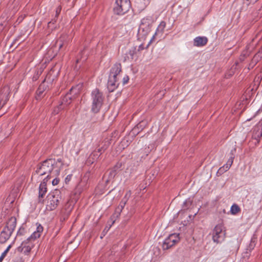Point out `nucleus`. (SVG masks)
<instances>
[{"instance_id":"15","label":"nucleus","mask_w":262,"mask_h":262,"mask_svg":"<svg viewBox=\"0 0 262 262\" xmlns=\"http://www.w3.org/2000/svg\"><path fill=\"white\" fill-rule=\"evenodd\" d=\"M16 225V219L15 217H10L7 222L6 226L4 227L13 232Z\"/></svg>"},{"instance_id":"13","label":"nucleus","mask_w":262,"mask_h":262,"mask_svg":"<svg viewBox=\"0 0 262 262\" xmlns=\"http://www.w3.org/2000/svg\"><path fill=\"white\" fill-rule=\"evenodd\" d=\"M48 181L44 179L41 182L39 187L38 202H42V199L43 198L47 192L46 184Z\"/></svg>"},{"instance_id":"16","label":"nucleus","mask_w":262,"mask_h":262,"mask_svg":"<svg viewBox=\"0 0 262 262\" xmlns=\"http://www.w3.org/2000/svg\"><path fill=\"white\" fill-rule=\"evenodd\" d=\"M262 136V127L259 124L255 126L253 131L252 137L258 140Z\"/></svg>"},{"instance_id":"19","label":"nucleus","mask_w":262,"mask_h":262,"mask_svg":"<svg viewBox=\"0 0 262 262\" xmlns=\"http://www.w3.org/2000/svg\"><path fill=\"white\" fill-rule=\"evenodd\" d=\"M258 0H243V5L242 9H247L248 6H250L251 5H253Z\"/></svg>"},{"instance_id":"42","label":"nucleus","mask_w":262,"mask_h":262,"mask_svg":"<svg viewBox=\"0 0 262 262\" xmlns=\"http://www.w3.org/2000/svg\"><path fill=\"white\" fill-rule=\"evenodd\" d=\"M115 223V221H112V224L110 225V227Z\"/></svg>"},{"instance_id":"24","label":"nucleus","mask_w":262,"mask_h":262,"mask_svg":"<svg viewBox=\"0 0 262 262\" xmlns=\"http://www.w3.org/2000/svg\"><path fill=\"white\" fill-rule=\"evenodd\" d=\"M228 169H229L228 166H227L226 165H224V166L219 168L217 173H219L220 174H222L225 171H227Z\"/></svg>"},{"instance_id":"11","label":"nucleus","mask_w":262,"mask_h":262,"mask_svg":"<svg viewBox=\"0 0 262 262\" xmlns=\"http://www.w3.org/2000/svg\"><path fill=\"white\" fill-rule=\"evenodd\" d=\"M83 140L82 139H71L69 143V148L78 153L83 144Z\"/></svg>"},{"instance_id":"3","label":"nucleus","mask_w":262,"mask_h":262,"mask_svg":"<svg viewBox=\"0 0 262 262\" xmlns=\"http://www.w3.org/2000/svg\"><path fill=\"white\" fill-rule=\"evenodd\" d=\"M121 72V65L120 63H115L111 68L107 81V89L109 92H112L118 86L119 75Z\"/></svg>"},{"instance_id":"12","label":"nucleus","mask_w":262,"mask_h":262,"mask_svg":"<svg viewBox=\"0 0 262 262\" xmlns=\"http://www.w3.org/2000/svg\"><path fill=\"white\" fill-rule=\"evenodd\" d=\"M12 233V231L7 228H4L0 233V243H5L9 239Z\"/></svg>"},{"instance_id":"28","label":"nucleus","mask_w":262,"mask_h":262,"mask_svg":"<svg viewBox=\"0 0 262 262\" xmlns=\"http://www.w3.org/2000/svg\"><path fill=\"white\" fill-rule=\"evenodd\" d=\"M131 194H132L131 191H130V190L128 191L126 193V194H125V195L124 197L123 198V200H126V202H127V201H128V199H129V198H130V196H131Z\"/></svg>"},{"instance_id":"22","label":"nucleus","mask_w":262,"mask_h":262,"mask_svg":"<svg viewBox=\"0 0 262 262\" xmlns=\"http://www.w3.org/2000/svg\"><path fill=\"white\" fill-rule=\"evenodd\" d=\"M116 169H114L113 168L109 171L108 173V179L107 180L106 182H108V181L113 180L115 176L116 175Z\"/></svg>"},{"instance_id":"31","label":"nucleus","mask_w":262,"mask_h":262,"mask_svg":"<svg viewBox=\"0 0 262 262\" xmlns=\"http://www.w3.org/2000/svg\"><path fill=\"white\" fill-rule=\"evenodd\" d=\"M61 6H58L56 10V15H55V17H57L58 16V15L59 14V13H60L61 12Z\"/></svg>"},{"instance_id":"1","label":"nucleus","mask_w":262,"mask_h":262,"mask_svg":"<svg viewBox=\"0 0 262 262\" xmlns=\"http://www.w3.org/2000/svg\"><path fill=\"white\" fill-rule=\"evenodd\" d=\"M63 163L61 159H58L57 161L53 159L45 160L42 163L37 166L34 176H45L46 180L55 177L59 175L60 167Z\"/></svg>"},{"instance_id":"4","label":"nucleus","mask_w":262,"mask_h":262,"mask_svg":"<svg viewBox=\"0 0 262 262\" xmlns=\"http://www.w3.org/2000/svg\"><path fill=\"white\" fill-rule=\"evenodd\" d=\"M102 93L97 89L93 90L91 94L92 106L91 111L94 113L99 112L104 100Z\"/></svg>"},{"instance_id":"29","label":"nucleus","mask_w":262,"mask_h":262,"mask_svg":"<svg viewBox=\"0 0 262 262\" xmlns=\"http://www.w3.org/2000/svg\"><path fill=\"white\" fill-rule=\"evenodd\" d=\"M135 53H136V49L135 48L133 49L132 50H129V51L128 52V54L130 56V58L132 59H133L134 55V54Z\"/></svg>"},{"instance_id":"36","label":"nucleus","mask_w":262,"mask_h":262,"mask_svg":"<svg viewBox=\"0 0 262 262\" xmlns=\"http://www.w3.org/2000/svg\"><path fill=\"white\" fill-rule=\"evenodd\" d=\"M72 176L71 175H68L65 179V182L66 183H68L71 180Z\"/></svg>"},{"instance_id":"39","label":"nucleus","mask_w":262,"mask_h":262,"mask_svg":"<svg viewBox=\"0 0 262 262\" xmlns=\"http://www.w3.org/2000/svg\"><path fill=\"white\" fill-rule=\"evenodd\" d=\"M187 203H191V202L190 201H186L184 203V204L185 205Z\"/></svg>"},{"instance_id":"41","label":"nucleus","mask_w":262,"mask_h":262,"mask_svg":"<svg viewBox=\"0 0 262 262\" xmlns=\"http://www.w3.org/2000/svg\"><path fill=\"white\" fill-rule=\"evenodd\" d=\"M14 262H22L20 259H17Z\"/></svg>"},{"instance_id":"18","label":"nucleus","mask_w":262,"mask_h":262,"mask_svg":"<svg viewBox=\"0 0 262 262\" xmlns=\"http://www.w3.org/2000/svg\"><path fill=\"white\" fill-rule=\"evenodd\" d=\"M166 27V23L164 21H162L159 25L158 26L157 30L155 33V35L153 36L152 38L155 37V35H157L159 34L162 35L163 33L164 29Z\"/></svg>"},{"instance_id":"38","label":"nucleus","mask_w":262,"mask_h":262,"mask_svg":"<svg viewBox=\"0 0 262 262\" xmlns=\"http://www.w3.org/2000/svg\"><path fill=\"white\" fill-rule=\"evenodd\" d=\"M6 254L5 253H3L0 257V262H2L3 259L4 258V257L6 256Z\"/></svg>"},{"instance_id":"17","label":"nucleus","mask_w":262,"mask_h":262,"mask_svg":"<svg viewBox=\"0 0 262 262\" xmlns=\"http://www.w3.org/2000/svg\"><path fill=\"white\" fill-rule=\"evenodd\" d=\"M126 200H122V201L120 202L119 205L118 207L116 209L115 212L114 214L113 215V217H114L115 216H116V217H119L120 215L121 211H122L123 209L124 208L126 203Z\"/></svg>"},{"instance_id":"20","label":"nucleus","mask_w":262,"mask_h":262,"mask_svg":"<svg viewBox=\"0 0 262 262\" xmlns=\"http://www.w3.org/2000/svg\"><path fill=\"white\" fill-rule=\"evenodd\" d=\"M104 149H103L102 148H99V149H98V150L97 151H95L94 152H93L92 154V155H91V156H92V158L94 159H97L100 156V155L102 153V151H104Z\"/></svg>"},{"instance_id":"5","label":"nucleus","mask_w":262,"mask_h":262,"mask_svg":"<svg viewBox=\"0 0 262 262\" xmlns=\"http://www.w3.org/2000/svg\"><path fill=\"white\" fill-rule=\"evenodd\" d=\"M226 229L223 224L216 225L212 233V238L214 243L216 244L221 243L226 237Z\"/></svg>"},{"instance_id":"21","label":"nucleus","mask_w":262,"mask_h":262,"mask_svg":"<svg viewBox=\"0 0 262 262\" xmlns=\"http://www.w3.org/2000/svg\"><path fill=\"white\" fill-rule=\"evenodd\" d=\"M239 211H240V208L237 205L233 204V205H232L231 209H230V212H231V214H236Z\"/></svg>"},{"instance_id":"8","label":"nucleus","mask_w":262,"mask_h":262,"mask_svg":"<svg viewBox=\"0 0 262 262\" xmlns=\"http://www.w3.org/2000/svg\"><path fill=\"white\" fill-rule=\"evenodd\" d=\"M81 87V85H77L76 86L72 87L70 89L69 92L63 97L61 104H60V108H62L61 105L67 106L71 103V100L75 98L79 94Z\"/></svg>"},{"instance_id":"40","label":"nucleus","mask_w":262,"mask_h":262,"mask_svg":"<svg viewBox=\"0 0 262 262\" xmlns=\"http://www.w3.org/2000/svg\"><path fill=\"white\" fill-rule=\"evenodd\" d=\"M259 13L260 14H262V6L261 7V8L259 10Z\"/></svg>"},{"instance_id":"26","label":"nucleus","mask_w":262,"mask_h":262,"mask_svg":"<svg viewBox=\"0 0 262 262\" xmlns=\"http://www.w3.org/2000/svg\"><path fill=\"white\" fill-rule=\"evenodd\" d=\"M234 157L231 156L225 164L227 166H228V168H230L231 166L232 165L233 162Z\"/></svg>"},{"instance_id":"6","label":"nucleus","mask_w":262,"mask_h":262,"mask_svg":"<svg viewBox=\"0 0 262 262\" xmlns=\"http://www.w3.org/2000/svg\"><path fill=\"white\" fill-rule=\"evenodd\" d=\"M60 191L59 190H55L48 195L47 208L50 210H53L58 206L61 200Z\"/></svg>"},{"instance_id":"10","label":"nucleus","mask_w":262,"mask_h":262,"mask_svg":"<svg viewBox=\"0 0 262 262\" xmlns=\"http://www.w3.org/2000/svg\"><path fill=\"white\" fill-rule=\"evenodd\" d=\"M151 19L150 17L143 18L141 21L139 28V33L143 35H146L150 31Z\"/></svg>"},{"instance_id":"34","label":"nucleus","mask_w":262,"mask_h":262,"mask_svg":"<svg viewBox=\"0 0 262 262\" xmlns=\"http://www.w3.org/2000/svg\"><path fill=\"white\" fill-rule=\"evenodd\" d=\"M128 80H129L128 76H125L123 78V84H125L126 83H127L128 82Z\"/></svg>"},{"instance_id":"33","label":"nucleus","mask_w":262,"mask_h":262,"mask_svg":"<svg viewBox=\"0 0 262 262\" xmlns=\"http://www.w3.org/2000/svg\"><path fill=\"white\" fill-rule=\"evenodd\" d=\"M59 181V179L55 178L53 180L52 183L53 185H56L58 184Z\"/></svg>"},{"instance_id":"35","label":"nucleus","mask_w":262,"mask_h":262,"mask_svg":"<svg viewBox=\"0 0 262 262\" xmlns=\"http://www.w3.org/2000/svg\"><path fill=\"white\" fill-rule=\"evenodd\" d=\"M24 228H19V229L17 233V235H23L24 233Z\"/></svg>"},{"instance_id":"37","label":"nucleus","mask_w":262,"mask_h":262,"mask_svg":"<svg viewBox=\"0 0 262 262\" xmlns=\"http://www.w3.org/2000/svg\"><path fill=\"white\" fill-rule=\"evenodd\" d=\"M11 247V245H9L3 253H5L6 254H7V253H8V252L9 251V250H10Z\"/></svg>"},{"instance_id":"27","label":"nucleus","mask_w":262,"mask_h":262,"mask_svg":"<svg viewBox=\"0 0 262 262\" xmlns=\"http://www.w3.org/2000/svg\"><path fill=\"white\" fill-rule=\"evenodd\" d=\"M234 157L231 156L225 164L227 166H228V168H230L231 166L232 165L233 162Z\"/></svg>"},{"instance_id":"30","label":"nucleus","mask_w":262,"mask_h":262,"mask_svg":"<svg viewBox=\"0 0 262 262\" xmlns=\"http://www.w3.org/2000/svg\"><path fill=\"white\" fill-rule=\"evenodd\" d=\"M255 246V240L253 238L251 239V243L249 245V249H253Z\"/></svg>"},{"instance_id":"23","label":"nucleus","mask_w":262,"mask_h":262,"mask_svg":"<svg viewBox=\"0 0 262 262\" xmlns=\"http://www.w3.org/2000/svg\"><path fill=\"white\" fill-rule=\"evenodd\" d=\"M66 42L63 41L62 37L58 39L56 42V45L58 46L59 49H60L63 46H65Z\"/></svg>"},{"instance_id":"14","label":"nucleus","mask_w":262,"mask_h":262,"mask_svg":"<svg viewBox=\"0 0 262 262\" xmlns=\"http://www.w3.org/2000/svg\"><path fill=\"white\" fill-rule=\"evenodd\" d=\"M208 42V39L205 36H198L193 39V45L196 47H203Z\"/></svg>"},{"instance_id":"32","label":"nucleus","mask_w":262,"mask_h":262,"mask_svg":"<svg viewBox=\"0 0 262 262\" xmlns=\"http://www.w3.org/2000/svg\"><path fill=\"white\" fill-rule=\"evenodd\" d=\"M121 166H122L121 163H117L116 164V165L114 167L113 169H116V171H117V170L121 168Z\"/></svg>"},{"instance_id":"2","label":"nucleus","mask_w":262,"mask_h":262,"mask_svg":"<svg viewBox=\"0 0 262 262\" xmlns=\"http://www.w3.org/2000/svg\"><path fill=\"white\" fill-rule=\"evenodd\" d=\"M43 229V227L40 224H38L36 231L26 240L23 242L21 245L18 248V251L23 252L25 254H28L34 246L33 242L40 236Z\"/></svg>"},{"instance_id":"25","label":"nucleus","mask_w":262,"mask_h":262,"mask_svg":"<svg viewBox=\"0 0 262 262\" xmlns=\"http://www.w3.org/2000/svg\"><path fill=\"white\" fill-rule=\"evenodd\" d=\"M249 52L248 51H244L239 57V60L241 61H244L245 58L249 56Z\"/></svg>"},{"instance_id":"7","label":"nucleus","mask_w":262,"mask_h":262,"mask_svg":"<svg viewBox=\"0 0 262 262\" xmlns=\"http://www.w3.org/2000/svg\"><path fill=\"white\" fill-rule=\"evenodd\" d=\"M130 7L129 0H116L114 11L116 14L123 15L128 11Z\"/></svg>"},{"instance_id":"9","label":"nucleus","mask_w":262,"mask_h":262,"mask_svg":"<svg viewBox=\"0 0 262 262\" xmlns=\"http://www.w3.org/2000/svg\"><path fill=\"white\" fill-rule=\"evenodd\" d=\"M179 234L173 233L170 234L163 242L162 249L167 250L180 241Z\"/></svg>"}]
</instances>
